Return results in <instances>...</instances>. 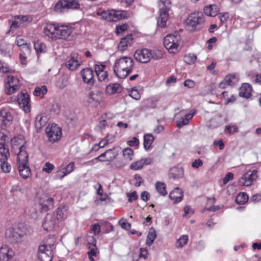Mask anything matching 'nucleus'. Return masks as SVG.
I'll use <instances>...</instances> for the list:
<instances>
[{
	"mask_svg": "<svg viewBox=\"0 0 261 261\" xmlns=\"http://www.w3.org/2000/svg\"><path fill=\"white\" fill-rule=\"evenodd\" d=\"M44 30L45 35L55 40L67 39L73 31L71 27L59 26L55 23H47Z\"/></svg>",
	"mask_w": 261,
	"mask_h": 261,
	"instance_id": "obj_1",
	"label": "nucleus"
},
{
	"mask_svg": "<svg viewBox=\"0 0 261 261\" xmlns=\"http://www.w3.org/2000/svg\"><path fill=\"white\" fill-rule=\"evenodd\" d=\"M134 65V61L132 58L124 56L115 60L113 71L118 77L124 79L132 73Z\"/></svg>",
	"mask_w": 261,
	"mask_h": 261,
	"instance_id": "obj_2",
	"label": "nucleus"
},
{
	"mask_svg": "<svg viewBox=\"0 0 261 261\" xmlns=\"http://www.w3.org/2000/svg\"><path fill=\"white\" fill-rule=\"evenodd\" d=\"M55 240L53 237H48L39 247L38 257L41 261H52Z\"/></svg>",
	"mask_w": 261,
	"mask_h": 261,
	"instance_id": "obj_3",
	"label": "nucleus"
},
{
	"mask_svg": "<svg viewBox=\"0 0 261 261\" xmlns=\"http://www.w3.org/2000/svg\"><path fill=\"white\" fill-rule=\"evenodd\" d=\"M204 22V16L202 14L195 13L189 15L185 24L188 31L194 32L201 29Z\"/></svg>",
	"mask_w": 261,
	"mask_h": 261,
	"instance_id": "obj_4",
	"label": "nucleus"
},
{
	"mask_svg": "<svg viewBox=\"0 0 261 261\" xmlns=\"http://www.w3.org/2000/svg\"><path fill=\"white\" fill-rule=\"evenodd\" d=\"M171 1L170 0H160L159 3V16L157 20V24L161 28L166 25V21L168 18V11L170 9Z\"/></svg>",
	"mask_w": 261,
	"mask_h": 261,
	"instance_id": "obj_5",
	"label": "nucleus"
},
{
	"mask_svg": "<svg viewBox=\"0 0 261 261\" xmlns=\"http://www.w3.org/2000/svg\"><path fill=\"white\" fill-rule=\"evenodd\" d=\"M179 40V36L168 34L164 38V46L170 53H175L178 49Z\"/></svg>",
	"mask_w": 261,
	"mask_h": 261,
	"instance_id": "obj_6",
	"label": "nucleus"
},
{
	"mask_svg": "<svg viewBox=\"0 0 261 261\" xmlns=\"http://www.w3.org/2000/svg\"><path fill=\"white\" fill-rule=\"evenodd\" d=\"M46 133L48 140L54 143L59 140L62 136L61 129L56 124H52L46 128Z\"/></svg>",
	"mask_w": 261,
	"mask_h": 261,
	"instance_id": "obj_7",
	"label": "nucleus"
},
{
	"mask_svg": "<svg viewBox=\"0 0 261 261\" xmlns=\"http://www.w3.org/2000/svg\"><path fill=\"white\" fill-rule=\"evenodd\" d=\"M59 222L56 219L55 214H46L42 223L43 228L46 231H51L59 225Z\"/></svg>",
	"mask_w": 261,
	"mask_h": 261,
	"instance_id": "obj_8",
	"label": "nucleus"
},
{
	"mask_svg": "<svg viewBox=\"0 0 261 261\" xmlns=\"http://www.w3.org/2000/svg\"><path fill=\"white\" fill-rule=\"evenodd\" d=\"M20 88L18 79L13 76H8L6 83V93L11 95Z\"/></svg>",
	"mask_w": 261,
	"mask_h": 261,
	"instance_id": "obj_9",
	"label": "nucleus"
},
{
	"mask_svg": "<svg viewBox=\"0 0 261 261\" xmlns=\"http://www.w3.org/2000/svg\"><path fill=\"white\" fill-rule=\"evenodd\" d=\"M135 59L142 63H147L151 59V50L147 48L137 50L134 54Z\"/></svg>",
	"mask_w": 261,
	"mask_h": 261,
	"instance_id": "obj_10",
	"label": "nucleus"
},
{
	"mask_svg": "<svg viewBox=\"0 0 261 261\" xmlns=\"http://www.w3.org/2000/svg\"><path fill=\"white\" fill-rule=\"evenodd\" d=\"M80 4L77 0H60L55 6V10L61 11L62 9H78Z\"/></svg>",
	"mask_w": 261,
	"mask_h": 261,
	"instance_id": "obj_11",
	"label": "nucleus"
},
{
	"mask_svg": "<svg viewBox=\"0 0 261 261\" xmlns=\"http://www.w3.org/2000/svg\"><path fill=\"white\" fill-rule=\"evenodd\" d=\"M257 177V171L253 170L246 172L239 179V183L242 186H250Z\"/></svg>",
	"mask_w": 261,
	"mask_h": 261,
	"instance_id": "obj_12",
	"label": "nucleus"
},
{
	"mask_svg": "<svg viewBox=\"0 0 261 261\" xmlns=\"http://www.w3.org/2000/svg\"><path fill=\"white\" fill-rule=\"evenodd\" d=\"M81 61L79 55L76 53H72L70 55L69 59L66 62L65 65L71 71L75 70L80 66Z\"/></svg>",
	"mask_w": 261,
	"mask_h": 261,
	"instance_id": "obj_13",
	"label": "nucleus"
},
{
	"mask_svg": "<svg viewBox=\"0 0 261 261\" xmlns=\"http://www.w3.org/2000/svg\"><path fill=\"white\" fill-rule=\"evenodd\" d=\"M54 198L50 197L47 194L42 195L39 199V203L42 212H47L54 204Z\"/></svg>",
	"mask_w": 261,
	"mask_h": 261,
	"instance_id": "obj_14",
	"label": "nucleus"
},
{
	"mask_svg": "<svg viewBox=\"0 0 261 261\" xmlns=\"http://www.w3.org/2000/svg\"><path fill=\"white\" fill-rule=\"evenodd\" d=\"M18 103L19 107L25 112L30 111L29 96L28 94L21 93L18 97Z\"/></svg>",
	"mask_w": 261,
	"mask_h": 261,
	"instance_id": "obj_15",
	"label": "nucleus"
},
{
	"mask_svg": "<svg viewBox=\"0 0 261 261\" xmlns=\"http://www.w3.org/2000/svg\"><path fill=\"white\" fill-rule=\"evenodd\" d=\"M80 73L84 83L92 85L94 84V72L91 68H84L81 71Z\"/></svg>",
	"mask_w": 261,
	"mask_h": 261,
	"instance_id": "obj_16",
	"label": "nucleus"
},
{
	"mask_svg": "<svg viewBox=\"0 0 261 261\" xmlns=\"http://www.w3.org/2000/svg\"><path fill=\"white\" fill-rule=\"evenodd\" d=\"M133 40V38L132 34L127 35L121 39L118 45V49L121 52L124 51L127 49L128 46L132 45Z\"/></svg>",
	"mask_w": 261,
	"mask_h": 261,
	"instance_id": "obj_17",
	"label": "nucleus"
},
{
	"mask_svg": "<svg viewBox=\"0 0 261 261\" xmlns=\"http://www.w3.org/2000/svg\"><path fill=\"white\" fill-rule=\"evenodd\" d=\"M13 117L10 113L5 110L0 111V124L4 126H9L12 121Z\"/></svg>",
	"mask_w": 261,
	"mask_h": 261,
	"instance_id": "obj_18",
	"label": "nucleus"
},
{
	"mask_svg": "<svg viewBox=\"0 0 261 261\" xmlns=\"http://www.w3.org/2000/svg\"><path fill=\"white\" fill-rule=\"evenodd\" d=\"M10 152H7L3 156L0 158L1 169L5 173H10L11 170V166L7 161L10 158Z\"/></svg>",
	"mask_w": 261,
	"mask_h": 261,
	"instance_id": "obj_19",
	"label": "nucleus"
},
{
	"mask_svg": "<svg viewBox=\"0 0 261 261\" xmlns=\"http://www.w3.org/2000/svg\"><path fill=\"white\" fill-rule=\"evenodd\" d=\"M74 169V162H70L66 167L62 168L55 175V178L60 179L66 176L68 174L71 173Z\"/></svg>",
	"mask_w": 261,
	"mask_h": 261,
	"instance_id": "obj_20",
	"label": "nucleus"
},
{
	"mask_svg": "<svg viewBox=\"0 0 261 261\" xmlns=\"http://www.w3.org/2000/svg\"><path fill=\"white\" fill-rule=\"evenodd\" d=\"M14 255L13 250L6 245H3L0 248V260L7 259V261L11 259Z\"/></svg>",
	"mask_w": 261,
	"mask_h": 261,
	"instance_id": "obj_21",
	"label": "nucleus"
},
{
	"mask_svg": "<svg viewBox=\"0 0 261 261\" xmlns=\"http://www.w3.org/2000/svg\"><path fill=\"white\" fill-rule=\"evenodd\" d=\"M238 77L236 74H229L225 76L223 81H222L219 86L220 88L224 89L227 86L232 85L238 81Z\"/></svg>",
	"mask_w": 261,
	"mask_h": 261,
	"instance_id": "obj_22",
	"label": "nucleus"
},
{
	"mask_svg": "<svg viewBox=\"0 0 261 261\" xmlns=\"http://www.w3.org/2000/svg\"><path fill=\"white\" fill-rule=\"evenodd\" d=\"M111 21H117L128 17V13L125 11L111 10Z\"/></svg>",
	"mask_w": 261,
	"mask_h": 261,
	"instance_id": "obj_23",
	"label": "nucleus"
},
{
	"mask_svg": "<svg viewBox=\"0 0 261 261\" xmlns=\"http://www.w3.org/2000/svg\"><path fill=\"white\" fill-rule=\"evenodd\" d=\"M19 151L17 154V165L28 164V154L25 150V146H21L19 149Z\"/></svg>",
	"mask_w": 261,
	"mask_h": 261,
	"instance_id": "obj_24",
	"label": "nucleus"
},
{
	"mask_svg": "<svg viewBox=\"0 0 261 261\" xmlns=\"http://www.w3.org/2000/svg\"><path fill=\"white\" fill-rule=\"evenodd\" d=\"M252 87L248 83L243 84L240 88L239 95L246 98H249L251 95Z\"/></svg>",
	"mask_w": 261,
	"mask_h": 261,
	"instance_id": "obj_25",
	"label": "nucleus"
},
{
	"mask_svg": "<svg viewBox=\"0 0 261 261\" xmlns=\"http://www.w3.org/2000/svg\"><path fill=\"white\" fill-rule=\"evenodd\" d=\"M169 198L174 203L180 202L183 198V193L181 189L178 188H175L169 194Z\"/></svg>",
	"mask_w": 261,
	"mask_h": 261,
	"instance_id": "obj_26",
	"label": "nucleus"
},
{
	"mask_svg": "<svg viewBox=\"0 0 261 261\" xmlns=\"http://www.w3.org/2000/svg\"><path fill=\"white\" fill-rule=\"evenodd\" d=\"M68 208L66 206H61L56 210V217L58 222L65 220L68 215Z\"/></svg>",
	"mask_w": 261,
	"mask_h": 261,
	"instance_id": "obj_27",
	"label": "nucleus"
},
{
	"mask_svg": "<svg viewBox=\"0 0 261 261\" xmlns=\"http://www.w3.org/2000/svg\"><path fill=\"white\" fill-rule=\"evenodd\" d=\"M203 11L207 16L215 17L219 11V9L216 5H210L204 7Z\"/></svg>",
	"mask_w": 261,
	"mask_h": 261,
	"instance_id": "obj_28",
	"label": "nucleus"
},
{
	"mask_svg": "<svg viewBox=\"0 0 261 261\" xmlns=\"http://www.w3.org/2000/svg\"><path fill=\"white\" fill-rule=\"evenodd\" d=\"M20 175L24 179L28 178L31 175V169L28 164L17 165Z\"/></svg>",
	"mask_w": 261,
	"mask_h": 261,
	"instance_id": "obj_29",
	"label": "nucleus"
},
{
	"mask_svg": "<svg viewBox=\"0 0 261 261\" xmlns=\"http://www.w3.org/2000/svg\"><path fill=\"white\" fill-rule=\"evenodd\" d=\"M184 169L182 167H173L170 170L169 176L173 179H178L183 177Z\"/></svg>",
	"mask_w": 261,
	"mask_h": 261,
	"instance_id": "obj_30",
	"label": "nucleus"
},
{
	"mask_svg": "<svg viewBox=\"0 0 261 261\" xmlns=\"http://www.w3.org/2000/svg\"><path fill=\"white\" fill-rule=\"evenodd\" d=\"M29 21L28 16H17L15 17L14 20L11 25V29H14L18 27L22 22Z\"/></svg>",
	"mask_w": 261,
	"mask_h": 261,
	"instance_id": "obj_31",
	"label": "nucleus"
},
{
	"mask_svg": "<svg viewBox=\"0 0 261 261\" xmlns=\"http://www.w3.org/2000/svg\"><path fill=\"white\" fill-rule=\"evenodd\" d=\"M25 143L23 139L21 137H14L11 140L12 148L13 150L19 149L21 146H24Z\"/></svg>",
	"mask_w": 261,
	"mask_h": 261,
	"instance_id": "obj_32",
	"label": "nucleus"
},
{
	"mask_svg": "<svg viewBox=\"0 0 261 261\" xmlns=\"http://www.w3.org/2000/svg\"><path fill=\"white\" fill-rule=\"evenodd\" d=\"M7 138V136L4 134H3L0 137V154L1 156H3L7 152H9V149L6 147Z\"/></svg>",
	"mask_w": 261,
	"mask_h": 261,
	"instance_id": "obj_33",
	"label": "nucleus"
},
{
	"mask_svg": "<svg viewBox=\"0 0 261 261\" xmlns=\"http://www.w3.org/2000/svg\"><path fill=\"white\" fill-rule=\"evenodd\" d=\"M156 237V233L155 230L153 227L150 228L147 236L146 244L148 246H150L153 244Z\"/></svg>",
	"mask_w": 261,
	"mask_h": 261,
	"instance_id": "obj_34",
	"label": "nucleus"
},
{
	"mask_svg": "<svg viewBox=\"0 0 261 261\" xmlns=\"http://www.w3.org/2000/svg\"><path fill=\"white\" fill-rule=\"evenodd\" d=\"M9 233H10L9 237H11L13 239V241L15 242H20L21 239L23 237V234L19 233L18 230L15 229L8 230L7 231V234Z\"/></svg>",
	"mask_w": 261,
	"mask_h": 261,
	"instance_id": "obj_35",
	"label": "nucleus"
},
{
	"mask_svg": "<svg viewBox=\"0 0 261 261\" xmlns=\"http://www.w3.org/2000/svg\"><path fill=\"white\" fill-rule=\"evenodd\" d=\"M154 140V137L150 134H147L144 136V147L145 149L148 150Z\"/></svg>",
	"mask_w": 261,
	"mask_h": 261,
	"instance_id": "obj_36",
	"label": "nucleus"
},
{
	"mask_svg": "<svg viewBox=\"0 0 261 261\" xmlns=\"http://www.w3.org/2000/svg\"><path fill=\"white\" fill-rule=\"evenodd\" d=\"M46 120H43V117L41 115L37 116L35 121V126L37 131L41 129L42 127L45 124Z\"/></svg>",
	"mask_w": 261,
	"mask_h": 261,
	"instance_id": "obj_37",
	"label": "nucleus"
},
{
	"mask_svg": "<svg viewBox=\"0 0 261 261\" xmlns=\"http://www.w3.org/2000/svg\"><path fill=\"white\" fill-rule=\"evenodd\" d=\"M155 189L156 191L162 196H165L167 194L166 191V185L164 182L157 181L155 184Z\"/></svg>",
	"mask_w": 261,
	"mask_h": 261,
	"instance_id": "obj_38",
	"label": "nucleus"
},
{
	"mask_svg": "<svg viewBox=\"0 0 261 261\" xmlns=\"http://www.w3.org/2000/svg\"><path fill=\"white\" fill-rule=\"evenodd\" d=\"M120 88V85L119 84H110L107 87L106 91L108 93L112 94L118 92Z\"/></svg>",
	"mask_w": 261,
	"mask_h": 261,
	"instance_id": "obj_39",
	"label": "nucleus"
},
{
	"mask_svg": "<svg viewBox=\"0 0 261 261\" xmlns=\"http://www.w3.org/2000/svg\"><path fill=\"white\" fill-rule=\"evenodd\" d=\"M248 199V196L245 193L239 194L236 198V202L239 204H244Z\"/></svg>",
	"mask_w": 261,
	"mask_h": 261,
	"instance_id": "obj_40",
	"label": "nucleus"
},
{
	"mask_svg": "<svg viewBox=\"0 0 261 261\" xmlns=\"http://www.w3.org/2000/svg\"><path fill=\"white\" fill-rule=\"evenodd\" d=\"M123 155L127 161H130L133 160L134 151L129 147H127L123 150Z\"/></svg>",
	"mask_w": 261,
	"mask_h": 261,
	"instance_id": "obj_41",
	"label": "nucleus"
},
{
	"mask_svg": "<svg viewBox=\"0 0 261 261\" xmlns=\"http://www.w3.org/2000/svg\"><path fill=\"white\" fill-rule=\"evenodd\" d=\"M188 241V236L187 235H183L177 240L176 246L177 248H181L187 243Z\"/></svg>",
	"mask_w": 261,
	"mask_h": 261,
	"instance_id": "obj_42",
	"label": "nucleus"
},
{
	"mask_svg": "<svg viewBox=\"0 0 261 261\" xmlns=\"http://www.w3.org/2000/svg\"><path fill=\"white\" fill-rule=\"evenodd\" d=\"M47 92V89L46 86H42L41 87H36L33 92L34 95L39 96L45 94Z\"/></svg>",
	"mask_w": 261,
	"mask_h": 261,
	"instance_id": "obj_43",
	"label": "nucleus"
},
{
	"mask_svg": "<svg viewBox=\"0 0 261 261\" xmlns=\"http://www.w3.org/2000/svg\"><path fill=\"white\" fill-rule=\"evenodd\" d=\"M34 48L37 53H42L45 51L46 46L44 44L38 41L34 43Z\"/></svg>",
	"mask_w": 261,
	"mask_h": 261,
	"instance_id": "obj_44",
	"label": "nucleus"
},
{
	"mask_svg": "<svg viewBox=\"0 0 261 261\" xmlns=\"http://www.w3.org/2000/svg\"><path fill=\"white\" fill-rule=\"evenodd\" d=\"M97 78L99 81L108 82L109 81L108 77V73L106 71H101L97 74Z\"/></svg>",
	"mask_w": 261,
	"mask_h": 261,
	"instance_id": "obj_45",
	"label": "nucleus"
},
{
	"mask_svg": "<svg viewBox=\"0 0 261 261\" xmlns=\"http://www.w3.org/2000/svg\"><path fill=\"white\" fill-rule=\"evenodd\" d=\"M130 169L133 170H138L141 169L143 168L142 163L141 159L133 162L129 166Z\"/></svg>",
	"mask_w": 261,
	"mask_h": 261,
	"instance_id": "obj_46",
	"label": "nucleus"
},
{
	"mask_svg": "<svg viewBox=\"0 0 261 261\" xmlns=\"http://www.w3.org/2000/svg\"><path fill=\"white\" fill-rule=\"evenodd\" d=\"M184 61L190 65L193 64L196 60V57L193 54H188L185 56Z\"/></svg>",
	"mask_w": 261,
	"mask_h": 261,
	"instance_id": "obj_47",
	"label": "nucleus"
},
{
	"mask_svg": "<svg viewBox=\"0 0 261 261\" xmlns=\"http://www.w3.org/2000/svg\"><path fill=\"white\" fill-rule=\"evenodd\" d=\"M163 52L160 50H153L151 51V59L154 60H160L163 57Z\"/></svg>",
	"mask_w": 261,
	"mask_h": 261,
	"instance_id": "obj_48",
	"label": "nucleus"
},
{
	"mask_svg": "<svg viewBox=\"0 0 261 261\" xmlns=\"http://www.w3.org/2000/svg\"><path fill=\"white\" fill-rule=\"evenodd\" d=\"M97 14L99 15L103 19L111 22V16L112 15L111 13V10L107 11H103L100 13L98 12Z\"/></svg>",
	"mask_w": 261,
	"mask_h": 261,
	"instance_id": "obj_49",
	"label": "nucleus"
},
{
	"mask_svg": "<svg viewBox=\"0 0 261 261\" xmlns=\"http://www.w3.org/2000/svg\"><path fill=\"white\" fill-rule=\"evenodd\" d=\"M220 23V26H221L223 25V23L224 22H226L227 21L228 19L229 18V15L228 13L227 12L223 13L221 14H220V15L219 16Z\"/></svg>",
	"mask_w": 261,
	"mask_h": 261,
	"instance_id": "obj_50",
	"label": "nucleus"
},
{
	"mask_svg": "<svg viewBox=\"0 0 261 261\" xmlns=\"http://www.w3.org/2000/svg\"><path fill=\"white\" fill-rule=\"evenodd\" d=\"M119 224L121 225V227L124 229L128 230L131 228V224L128 223L124 219H121L119 221Z\"/></svg>",
	"mask_w": 261,
	"mask_h": 261,
	"instance_id": "obj_51",
	"label": "nucleus"
},
{
	"mask_svg": "<svg viewBox=\"0 0 261 261\" xmlns=\"http://www.w3.org/2000/svg\"><path fill=\"white\" fill-rule=\"evenodd\" d=\"M129 96L136 100H139L141 98L140 94L138 92L137 89H133L130 93Z\"/></svg>",
	"mask_w": 261,
	"mask_h": 261,
	"instance_id": "obj_52",
	"label": "nucleus"
},
{
	"mask_svg": "<svg viewBox=\"0 0 261 261\" xmlns=\"http://www.w3.org/2000/svg\"><path fill=\"white\" fill-rule=\"evenodd\" d=\"M225 130H228L229 133H237L238 132V128L234 125H228L225 126Z\"/></svg>",
	"mask_w": 261,
	"mask_h": 261,
	"instance_id": "obj_53",
	"label": "nucleus"
},
{
	"mask_svg": "<svg viewBox=\"0 0 261 261\" xmlns=\"http://www.w3.org/2000/svg\"><path fill=\"white\" fill-rule=\"evenodd\" d=\"M91 229L95 235L98 234L100 232V225L98 224H92Z\"/></svg>",
	"mask_w": 261,
	"mask_h": 261,
	"instance_id": "obj_54",
	"label": "nucleus"
},
{
	"mask_svg": "<svg viewBox=\"0 0 261 261\" xmlns=\"http://www.w3.org/2000/svg\"><path fill=\"white\" fill-rule=\"evenodd\" d=\"M189 122L185 118L181 117L177 121V125L179 128H180L188 124Z\"/></svg>",
	"mask_w": 261,
	"mask_h": 261,
	"instance_id": "obj_55",
	"label": "nucleus"
},
{
	"mask_svg": "<svg viewBox=\"0 0 261 261\" xmlns=\"http://www.w3.org/2000/svg\"><path fill=\"white\" fill-rule=\"evenodd\" d=\"M203 161L201 159H197L195 160L192 163V167L194 168L197 169L199 167H201L203 165Z\"/></svg>",
	"mask_w": 261,
	"mask_h": 261,
	"instance_id": "obj_56",
	"label": "nucleus"
},
{
	"mask_svg": "<svg viewBox=\"0 0 261 261\" xmlns=\"http://www.w3.org/2000/svg\"><path fill=\"white\" fill-rule=\"evenodd\" d=\"M45 167L43 168V171L47 173H50L54 168V165L50 164L49 162H46L45 164Z\"/></svg>",
	"mask_w": 261,
	"mask_h": 261,
	"instance_id": "obj_57",
	"label": "nucleus"
},
{
	"mask_svg": "<svg viewBox=\"0 0 261 261\" xmlns=\"http://www.w3.org/2000/svg\"><path fill=\"white\" fill-rule=\"evenodd\" d=\"M233 174L231 172H228L223 178V182L224 185L226 184L229 180H232Z\"/></svg>",
	"mask_w": 261,
	"mask_h": 261,
	"instance_id": "obj_58",
	"label": "nucleus"
},
{
	"mask_svg": "<svg viewBox=\"0 0 261 261\" xmlns=\"http://www.w3.org/2000/svg\"><path fill=\"white\" fill-rule=\"evenodd\" d=\"M127 144L130 146H137L139 145V140L136 137H133L132 140L127 141Z\"/></svg>",
	"mask_w": 261,
	"mask_h": 261,
	"instance_id": "obj_59",
	"label": "nucleus"
},
{
	"mask_svg": "<svg viewBox=\"0 0 261 261\" xmlns=\"http://www.w3.org/2000/svg\"><path fill=\"white\" fill-rule=\"evenodd\" d=\"M184 85L185 87H187L189 88H192L195 86V83L194 81L192 80H187L184 82Z\"/></svg>",
	"mask_w": 261,
	"mask_h": 261,
	"instance_id": "obj_60",
	"label": "nucleus"
},
{
	"mask_svg": "<svg viewBox=\"0 0 261 261\" xmlns=\"http://www.w3.org/2000/svg\"><path fill=\"white\" fill-rule=\"evenodd\" d=\"M128 196L129 197L128 201L130 202H133L134 200H137L138 198V196L136 191H134L130 194H128Z\"/></svg>",
	"mask_w": 261,
	"mask_h": 261,
	"instance_id": "obj_61",
	"label": "nucleus"
},
{
	"mask_svg": "<svg viewBox=\"0 0 261 261\" xmlns=\"http://www.w3.org/2000/svg\"><path fill=\"white\" fill-rule=\"evenodd\" d=\"M15 43L18 46L21 47L26 43V41L21 37L18 36L16 39Z\"/></svg>",
	"mask_w": 261,
	"mask_h": 261,
	"instance_id": "obj_62",
	"label": "nucleus"
},
{
	"mask_svg": "<svg viewBox=\"0 0 261 261\" xmlns=\"http://www.w3.org/2000/svg\"><path fill=\"white\" fill-rule=\"evenodd\" d=\"M141 160L143 166L144 165H149L151 164L153 162V159L151 158H143L141 159Z\"/></svg>",
	"mask_w": 261,
	"mask_h": 261,
	"instance_id": "obj_63",
	"label": "nucleus"
},
{
	"mask_svg": "<svg viewBox=\"0 0 261 261\" xmlns=\"http://www.w3.org/2000/svg\"><path fill=\"white\" fill-rule=\"evenodd\" d=\"M150 197L149 193L147 191H143L141 194V198L144 201H147Z\"/></svg>",
	"mask_w": 261,
	"mask_h": 261,
	"instance_id": "obj_64",
	"label": "nucleus"
}]
</instances>
